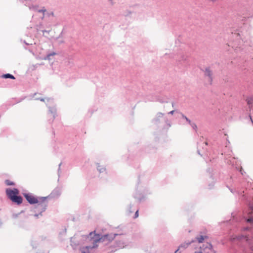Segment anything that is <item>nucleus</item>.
I'll list each match as a JSON object with an SVG mask.
<instances>
[{"mask_svg":"<svg viewBox=\"0 0 253 253\" xmlns=\"http://www.w3.org/2000/svg\"><path fill=\"white\" fill-rule=\"evenodd\" d=\"M92 233H93L92 232H91V233H90V235H91L92 234Z\"/></svg>","mask_w":253,"mask_h":253,"instance_id":"aec40b11","label":"nucleus"},{"mask_svg":"<svg viewBox=\"0 0 253 253\" xmlns=\"http://www.w3.org/2000/svg\"><path fill=\"white\" fill-rule=\"evenodd\" d=\"M199 244L204 243L202 247L199 245V248L196 249L194 253H210L212 252L211 245L208 242L209 237L207 235H199L196 237Z\"/></svg>","mask_w":253,"mask_h":253,"instance_id":"f257e3e1","label":"nucleus"},{"mask_svg":"<svg viewBox=\"0 0 253 253\" xmlns=\"http://www.w3.org/2000/svg\"><path fill=\"white\" fill-rule=\"evenodd\" d=\"M209 1H215V0H208Z\"/></svg>","mask_w":253,"mask_h":253,"instance_id":"a211bd4d","label":"nucleus"},{"mask_svg":"<svg viewBox=\"0 0 253 253\" xmlns=\"http://www.w3.org/2000/svg\"><path fill=\"white\" fill-rule=\"evenodd\" d=\"M2 77L5 79L10 78L12 79H15V77L9 74H4L2 76Z\"/></svg>","mask_w":253,"mask_h":253,"instance_id":"6e6552de","label":"nucleus"},{"mask_svg":"<svg viewBox=\"0 0 253 253\" xmlns=\"http://www.w3.org/2000/svg\"><path fill=\"white\" fill-rule=\"evenodd\" d=\"M192 127L194 128H196L197 127V126L195 124H193L192 125Z\"/></svg>","mask_w":253,"mask_h":253,"instance_id":"f8f14e48","label":"nucleus"},{"mask_svg":"<svg viewBox=\"0 0 253 253\" xmlns=\"http://www.w3.org/2000/svg\"><path fill=\"white\" fill-rule=\"evenodd\" d=\"M24 196L28 202L30 204H36L39 203L38 199L31 195L25 194H24Z\"/></svg>","mask_w":253,"mask_h":253,"instance_id":"20e7f679","label":"nucleus"},{"mask_svg":"<svg viewBox=\"0 0 253 253\" xmlns=\"http://www.w3.org/2000/svg\"><path fill=\"white\" fill-rule=\"evenodd\" d=\"M205 75L208 77L209 81L210 83V84H211V81H212V78H211L212 74H211V71L209 69H206L205 70Z\"/></svg>","mask_w":253,"mask_h":253,"instance_id":"0eeeda50","label":"nucleus"},{"mask_svg":"<svg viewBox=\"0 0 253 253\" xmlns=\"http://www.w3.org/2000/svg\"><path fill=\"white\" fill-rule=\"evenodd\" d=\"M138 216V210H137L135 213L134 218H137Z\"/></svg>","mask_w":253,"mask_h":253,"instance_id":"9b49d317","label":"nucleus"},{"mask_svg":"<svg viewBox=\"0 0 253 253\" xmlns=\"http://www.w3.org/2000/svg\"><path fill=\"white\" fill-rule=\"evenodd\" d=\"M158 115L159 117H162L163 116V114L162 113H159Z\"/></svg>","mask_w":253,"mask_h":253,"instance_id":"2eb2a0df","label":"nucleus"},{"mask_svg":"<svg viewBox=\"0 0 253 253\" xmlns=\"http://www.w3.org/2000/svg\"><path fill=\"white\" fill-rule=\"evenodd\" d=\"M54 54H55V53H53L52 54H48V55H47V58H49V56H50V55H54Z\"/></svg>","mask_w":253,"mask_h":253,"instance_id":"4468645a","label":"nucleus"},{"mask_svg":"<svg viewBox=\"0 0 253 253\" xmlns=\"http://www.w3.org/2000/svg\"><path fill=\"white\" fill-rule=\"evenodd\" d=\"M248 217H247V221L249 223L253 222V207H251L249 210V212L248 213Z\"/></svg>","mask_w":253,"mask_h":253,"instance_id":"39448f33","label":"nucleus"},{"mask_svg":"<svg viewBox=\"0 0 253 253\" xmlns=\"http://www.w3.org/2000/svg\"><path fill=\"white\" fill-rule=\"evenodd\" d=\"M96 236H97L98 237H97V239H96L95 240V243H96L97 242H99V241H108L109 242L112 241L115 238L116 235L115 234H114V235L106 234V235L102 236L100 238H99L98 235H96Z\"/></svg>","mask_w":253,"mask_h":253,"instance_id":"7ed1b4c3","label":"nucleus"},{"mask_svg":"<svg viewBox=\"0 0 253 253\" xmlns=\"http://www.w3.org/2000/svg\"><path fill=\"white\" fill-rule=\"evenodd\" d=\"M6 194L8 198L13 203L18 205L22 203L23 199L21 196H18L19 191L17 189L13 188L12 189L8 188L6 189Z\"/></svg>","mask_w":253,"mask_h":253,"instance_id":"f03ea898","label":"nucleus"},{"mask_svg":"<svg viewBox=\"0 0 253 253\" xmlns=\"http://www.w3.org/2000/svg\"><path fill=\"white\" fill-rule=\"evenodd\" d=\"M5 184L8 186L14 185V183L9 180H6L5 181Z\"/></svg>","mask_w":253,"mask_h":253,"instance_id":"1a4fd4ad","label":"nucleus"},{"mask_svg":"<svg viewBox=\"0 0 253 253\" xmlns=\"http://www.w3.org/2000/svg\"><path fill=\"white\" fill-rule=\"evenodd\" d=\"M41 100L42 101H44V99H41Z\"/></svg>","mask_w":253,"mask_h":253,"instance_id":"6ab92c4d","label":"nucleus"},{"mask_svg":"<svg viewBox=\"0 0 253 253\" xmlns=\"http://www.w3.org/2000/svg\"><path fill=\"white\" fill-rule=\"evenodd\" d=\"M174 112V111L172 110V111H170V112H169V114L172 115L173 114Z\"/></svg>","mask_w":253,"mask_h":253,"instance_id":"dca6fc26","label":"nucleus"},{"mask_svg":"<svg viewBox=\"0 0 253 253\" xmlns=\"http://www.w3.org/2000/svg\"><path fill=\"white\" fill-rule=\"evenodd\" d=\"M45 11V9H42V10H39V12H44Z\"/></svg>","mask_w":253,"mask_h":253,"instance_id":"ddd939ff","label":"nucleus"},{"mask_svg":"<svg viewBox=\"0 0 253 253\" xmlns=\"http://www.w3.org/2000/svg\"><path fill=\"white\" fill-rule=\"evenodd\" d=\"M180 247H179V249H177L176 251H175V253H177V252L178 251V250H179V249H180Z\"/></svg>","mask_w":253,"mask_h":253,"instance_id":"f3484780","label":"nucleus"},{"mask_svg":"<svg viewBox=\"0 0 253 253\" xmlns=\"http://www.w3.org/2000/svg\"><path fill=\"white\" fill-rule=\"evenodd\" d=\"M183 117L184 118L189 124H191V121L189 120L186 116H183Z\"/></svg>","mask_w":253,"mask_h":253,"instance_id":"9d476101","label":"nucleus"},{"mask_svg":"<svg viewBox=\"0 0 253 253\" xmlns=\"http://www.w3.org/2000/svg\"><path fill=\"white\" fill-rule=\"evenodd\" d=\"M97 247V245H93L92 247L86 246L83 248L82 249V253H89V250L90 249L94 248Z\"/></svg>","mask_w":253,"mask_h":253,"instance_id":"423d86ee","label":"nucleus"}]
</instances>
